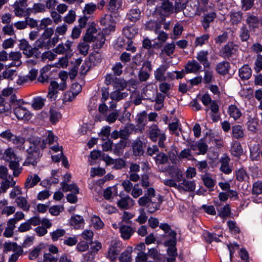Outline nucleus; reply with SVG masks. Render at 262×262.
Instances as JSON below:
<instances>
[{
    "label": "nucleus",
    "instance_id": "20",
    "mask_svg": "<svg viewBox=\"0 0 262 262\" xmlns=\"http://www.w3.org/2000/svg\"><path fill=\"white\" fill-rule=\"evenodd\" d=\"M227 112L230 117L233 118L235 120L239 119L242 116L241 111L235 104L230 105Z\"/></svg>",
    "mask_w": 262,
    "mask_h": 262
},
{
    "label": "nucleus",
    "instance_id": "31",
    "mask_svg": "<svg viewBox=\"0 0 262 262\" xmlns=\"http://www.w3.org/2000/svg\"><path fill=\"white\" fill-rule=\"evenodd\" d=\"M89 61L91 64H93L94 66L97 65L101 62V55L98 53H91L89 55Z\"/></svg>",
    "mask_w": 262,
    "mask_h": 262
},
{
    "label": "nucleus",
    "instance_id": "26",
    "mask_svg": "<svg viewBox=\"0 0 262 262\" xmlns=\"http://www.w3.org/2000/svg\"><path fill=\"white\" fill-rule=\"evenodd\" d=\"M159 227L161 229L163 230L164 232V234L162 235V237L164 238L169 237V238H172V236L170 235L171 232L175 233V237H177V232L176 231L171 229L170 225L167 223H161L159 226Z\"/></svg>",
    "mask_w": 262,
    "mask_h": 262
},
{
    "label": "nucleus",
    "instance_id": "27",
    "mask_svg": "<svg viewBox=\"0 0 262 262\" xmlns=\"http://www.w3.org/2000/svg\"><path fill=\"white\" fill-rule=\"evenodd\" d=\"M232 155L235 157H240L243 154V149L241 143L235 141L232 145L231 148Z\"/></svg>",
    "mask_w": 262,
    "mask_h": 262
},
{
    "label": "nucleus",
    "instance_id": "10",
    "mask_svg": "<svg viewBox=\"0 0 262 262\" xmlns=\"http://www.w3.org/2000/svg\"><path fill=\"white\" fill-rule=\"evenodd\" d=\"M163 133H161V130L157 124H152L149 127L148 136L151 141L156 142L158 138H160Z\"/></svg>",
    "mask_w": 262,
    "mask_h": 262
},
{
    "label": "nucleus",
    "instance_id": "39",
    "mask_svg": "<svg viewBox=\"0 0 262 262\" xmlns=\"http://www.w3.org/2000/svg\"><path fill=\"white\" fill-rule=\"evenodd\" d=\"M262 193V182L257 181L253 184L252 194L257 196Z\"/></svg>",
    "mask_w": 262,
    "mask_h": 262
},
{
    "label": "nucleus",
    "instance_id": "17",
    "mask_svg": "<svg viewBox=\"0 0 262 262\" xmlns=\"http://www.w3.org/2000/svg\"><path fill=\"white\" fill-rule=\"evenodd\" d=\"M210 104V109L213 113L211 115V119L214 122H217L220 117V115L216 116V114L219 112V106L216 100H213Z\"/></svg>",
    "mask_w": 262,
    "mask_h": 262
},
{
    "label": "nucleus",
    "instance_id": "63",
    "mask_svg": "<svg viewBox=\"0 0 262 262\" xmlns=\"http://www.w3.org/2000/svg\"><path fill=\"white\" fill-rule=\"evenodd\" d=\"M125 161L122 158L115 160L114 167L115 169H121L125 166Z\"/></svg>",
    "mask_w": 262,
    "mask_h": 262
},
{
    "label": "nucleus",
    "instance_id": "14",
    "mask_svg": "<svg viewBox=\"0 0 262 262\" xmlns=\"http://www.w3.org/2000/svg\"><path fill=\"white\" fill-rule=\"evenodd\" d=\"M238 75L242 80H248L252 75V70L248 64H245L238 70Z\"/></svg>",
    "mask_w": 262,
    "mask_h": 262
},
{
    "label": "nucleus",
    "instance_id": "40",
    "mask_svg": "<svg viewBox=\"0 0 262 262\" xmlns=\"http://www.w3.org/2000/svg\"><path fill=\"white\" fill-rule=\"evenodd\" d=\"M202 181L204 185L207 187L210 191L213 190V187L215 185V181L210 177H204Z\"/></svg>",
    "mask_w": 262,
    "mask_h": 262
},
{
    "label": "nucleus",
    "instance_id": "13",
    "mask_svg": "<svg viewBox=\"0 0 262 262\" xmlns=\"http://www.w3.org/2000/svg\"><path fill=\"white\" fill-rule=\"evenodd\" d=\"M208 52L207 51L201 50L197 53L196 57L198 60L202 63L204 68H208L210 63L208 60Z\"/></svg>",
    "mask_w": 262,
    "mask_h": 262
},
{
    "label": "nucleus",
    "instance_id": "29",
    "mask_svg": "<svg viewBox=\"0 0 262 262\" xmlns=\"http://www.w3.org/2000/svg\"><path fill=\"white\" fill-rule=\"evenodd\" d=\"M50 121L53 124H55L58 122L62 117V115L58 111L50 109Z\"/></svg>",
    "mask_w": 262,
    "mask_h": 262
},
{
    "label": "nucleus",
    "instance_id": "33",
    "mask_svg": "<svg viewBox=\"0 0 262 262\" xmlns=\"http://www.w3.org/2000/svg\"><path fill=\"white\" fill-rule=\"evenodd\" d=\"M163 201V198L162 196H160L159 201L160 203H156L152 202H150L148 205L146 206L147 208V211L149 213H154L156 211L159 210L160 207V203Z\"/></svg>",
    "mask_w": 262,
    "mask_h": 262
},
{
    "label": "nucleus",
    "instance_id": "56",
    "mask_svg": "<svg viewBox=\"0 0 262 262\" xmlns=\"http://www.w3.org/2000/svg\"><path fill=\"white\" fill-rule=\"evenodd\" d=\"M209 38V35L207 34H203L200 37H197L195 40V46H202L205 41H207Z\"/></svg>",
    "mask_w": 262,
    "mask_h": 262
},
{
    "label": "nucleus",
    "instance_id": "58",
    "mask_svg": "<svg viewBox=\"0 0 262 262\" xmlns=\"http://www.w3.org/2000/svg\"><path fill=\"white\" fill-rule=\"evenodd\" d=\"M131 114L127 111L126 107L124 108L123 113L121 116L118 117V120L122 123H125L127 120H130Z\"/></svg>",
    "mask_w": 262,
    "mask_h": 262
},
{
    "label": "nucleus",
    "instance_id": "46",
    "mask_svg": "<svg viewBox=\"0 0 262 262\" xmlns=\"http://www.w3.org/2000/svg\"><path fill=\"white\" fill-rule=\"evenodd\" d=\"M4 247L5 252L11 251H13L14 252H15L18 250L19 246L17 245L16 243L15 242H6L4 245Z\"/></svg>",
    "mask_w": 262,
    "mask_h": 262
},
{
    "label": "nucleus",
    "instance_id": "44",
    "mask_svg": "<svg viewBox=\"0 0 262 262\" xmlns=\"http://www.w3.org/2000/svg\"><path fill=\"white\" fill-rule=\"evenodd\" d=\"M71 56H69L67 54L64 56L60 58H59L58 62L57 63H56L54 64L52 67H57L58 64L60 66V67L62 68H66L68 65V62H69V58Z\"/></svg>",
    "mask_w": 262,
    "mask_h": 262
},
{
    "label": "nucleus",
    "instance_id": "57",
    "mask_svg": "<svg viewBox=\"0 0 262 262\" xmlns=\"http://www.w3.org/2000/svg\"><path fill=\"white\" fill-rule=\"evenodd\" d=\"M41 60L45 61L48 59L50 61L54 60L56 57V55L53 53L51 51H48L43 52L41 55Z\"/></svg>",
    "mask_w": 262,
    "mask_h": 262
},
{
    "label": "nucleus",
    "instance_id": "60",
    "mask_svg": "<svg viewBox=\"0 0 262 262\" xmlns=\"http://www.w3.org/2000/svg\"><path fill=\"white\" fill-rule=\"evenodd\" d=\"M227 224L230 231H233L235 233H239L241 232L235 221L230 220L227 222Z\"/></svg>",
    "mask_w": 262,
    "mask_h": 262
},
{
    "label": "nucleus",
    "instance_id": "15",
    "mask_svg": "<svg viewBox=\"0 0 262 262\" xmlns=\"http://www.w3.org/2000/svg\"><path fill=\"white\" fill-rule=\"evenodd\" d=\"M201 66L195 60L189 61L185 66L186 73L196 72L201 70Z\"/></svg>",
    "mask_w": 262,
    "mask_h": 262
},
{
    "label": "nucleus",
    "instance_id": "53",
    "mask_svg": "<svg viewBox=\"0 0 262 262\" xmlns=\"http://www.w3.org/2000/svg\"><path fill=\"white\" fill-rule=\"evenodd\" d=\"M75 12L71 10L69 11L68 14L64 17V21L69 24H71L75 21Z\"/></svg>",
    "mask_w": 262,
    "mask_h": 262
},
{
    "label": "nucleus",
    "instance_id": "7",
    "mask_svg": "<svg viewBox=\"0 0 262 262\" xmlns=\"http://www.w3.org/2000/svg\"><path fill=\"white\" fill-rule=\"evenodd\" d=\"M230 68L231 66L228 61H223L216 64L215 71L219 75L225 76L229 73Z\"/></svg>",
    "mask_w": 262,
    "mask_h": 262
},
{
    "label": "nucleus",
    "instance_id": "61",
    "mask_svg": "<svg viewBox=\"0 0 262 262\" xmlns=\"http://www.w3.org/2000/svg\"><path fill=\"white\" fill-rule=\"evenodd\" d=\"M201 208L204 210L205 212L209 215H215L216 214V211L213 205H203Z\"/></svg>",
    "mask_w": 262,
    "mask_h": 262
},
{
    "label": "nucleus",
    "instance_id": "47",
    "mask_svg": "<svg viewBox=\"0 0 262 262\" xmlns=\"http://www.w3.org/2000/svg\"><path fill=\"white\" fill-rule=\"evenodd\" d=\"M198 148L199 152L197 155H205L208 150V145L205 143L202 139L198 141Z\"/></svg>",
    "mask_w": 262,
    "mask_h": 262
},
{
    "label": "nucleus",
    "instance_id": "38",
    "mask_svg": "<svg viewBox=\"0 0 262 262\" xmlns=\"http://www.w3.org/2000/svg\"><path fill=\"white\" fill-rule=\"evenodd\" d=\"M189 0H176L175 10L177 12L184 10L187 6Z\"/></svg>",
    "mask_w": 262,
    "mask_h": 262
},
{
    "label": "nucleus",
    "instance_id": "11",
    "mask_svg": "<svg viewBox=\"0 0 262 262\" xmlns=\"http://www.w3.org/2000/svg\"><path fill=\"white\" fill-rule=\"evenodd\" d=\"M70 224L73 226L75 229H78L83 227L84 219L83 217L79 215H74L71 217Z\"/></svg>",
    "mask_w": 262,
    "mask_h": 262
},
{
    "label": "nucleus",
    "instance_id": "12",
    "mask_svg": "<svg viewBox=\"0 0 262 262\" xmlns=\"http://www.w3.org/2000/svg\"><path fill=\"white\" fill-rule=\"evenodd\" d=\"M119 231L121 233V237L124 240H127L134 232L133 228L130 226L122 225L119 228Z\"/></svg>",
    "mask_w": 262,
    "mask_h": 262
},
{
    "label": "nucleus",
    "instance_id": "45",
    "mask_svg": "<svg viewBox=\"0 0 262 262\" xmlns=\"http://www.w3.org/2000/svg\"><path fill=\"white\" fill-rule=\"evenodd\" d=\"M239 37L242 41H247L250 37V33L247 28L243 26L241 28Z\"/></svg>",
    "mask_w": 262,
    "mask_h": 262
},
{
    "label": "nucleus",
    "instance_id": "23",
    "mask_svg": "<svg viewBox=\"0 0 262 262\" xmlns=\"http://www.w3.org/2000/svg\"><path fill=\"white\" fill-rule=\"evenodd\" d=\"M243 13L241 11H231L230 13V21L233 25H236L241 23Z\"/></svg>",
    "mask_w": 262,
    "mask_h": 262
},
{
    "label": "nucleus",
    "instance_id": "8",
    "mask_svg": "<svg viewBox=\"0 0 262 262\" xmlns=\"http://www.w3.org/2000/svg\"><path fill=\"white\" fill-rule=\"evenodd\" d=\"M173 10V5L171 2L168 0H164L161 6H157L156 8V12L160 15H163L164 13H168Z\"/></svg>",
    "mask_w": 262,
    "mask_h": 262
},
{
    "label": "nucleus",
    "instance_id": "19",
    "mask_svg": "<svg viewBox=\"0 0 262 262\" xmlns=\"http://www.w3.org/2000/svg\"><path fill=\"white\" fill-rule=\"evenodd\" d=\"M40 181V179L37 174H34L33 177L32 175H29L27 177L25 186L26 188H32L36 185Z\"/></svg>",
    "mask_w": 262,
    "mask_h": 262
},
{
    "label": "nucleus",
    "instance_id": "18",
    "mask_svg": "<svg viewBox=\"0 0 262 262\" xmlns=\"http://www.w3.org/2000/svg\"><path fill=\"white\" fill-rule=\"evenodd\" d=\"M167 66L166 65H161L155 72V77L158 81H161L166 80L164 73L167 69Z\"/></svg>",
    "mask_w": 262,
    "mask_h": 262
},
{
    "label": "nucleus",
    "instance_id": "37",
    "mask_svg": "<svg viewBox=\"0 0 262 262\" xmlns=\"http://www.w3.org/2000/svg\"><path fill=\"white\" fill-rule=\"evenodd\" d=\"M246 22L250 28L254 29L258 27L259 20L257 17L254 15H250L248 16Z\"/></svg>",
    "mask_w": 262,
    "mask_h": 262
},
{
    "label": "nucleus",
    "instance_id": "52",
    "mask_svg": "<svg viewBox=\"0 0 262 262\" xmlns=\"http://www.w3.org/2000/svg\"><path fill=\"white\" fill-rule=\"evenodd\" d=\"M105 173V170L101 167L92 168L91 169V176L94 177L96 176L101 177Z\"/></svg>",
    "mask_w": 262,
    "mask_h": 262
},
{
    "label": "nucleus",
    "instance_id": "3",
    "mask_svg": "<svg viewBox=\"0 0 262 262\" xmlns=\"http://www.w3.org/2000/svg\"><path fill=\"white\" fill-rule=\"evenodd\" d=\"M13 113L18 120L28 121L31 118L30 112L19 105L13 108Z\"/></svg>",
    "mask_w": 262,
    "mask_h": 262
},
{
    "label": "nucleus",
    "instance_id": "25",
    "mask_svg": "<svg viewBox=\"0 0 262 262\" xmlns=\"http://www.w3.org/2000/svg\"><path fill=\"white\" fill-rule=\"evenodd\" d=\"M127 146V142L124 140H120L119 142L114 145L113 148L114 154L118 156L122 154L123 150Z\"/></svg>",
    "mask_w": 262,
    "mask_h": 262
},
{
    "label": "nucleus",
    "instance_id": "55",
    "mask_svg": "<svg viewBox=\"0 0 262 262\" xmlns=\"http://www.w3.org/2000/svg\"><path fill=\"white\" fill-rule=\"evenodd\" d=\"M42 244L35 247L29 254V258L31 260L36 258L39 255L41 249L43 248Z\"/></svg>",
    "mask_w": 262,
    "mask_h": 262
},
{
    "label": "nucleus",
    "instance_id": "1",
    "mask_svg": "<svg viewBox=\"0 0 262 262\" xmlns=\"http://www.w3.org/2000/svg\"><path fill=\"white\" fill-rule=\"evenodd\" d=\"M28 156L26 161L23 163V166H35L37 164V159L39 158V150L36 145H30L27 150Z\"/></svg>",
    "mask_w": 262,
    "mask_h": 262
},
{
    "label": "nucleus",
    "instance_id": "54",
    "mask_svg": "<svg viewBox=\"0 0 262 262\" xmlns=\"http://www.w3.org/2000/svg\"><path fill=\"white\" fill-rule=\"evenodd\" d=\"M78 49L81 54L86 56L88 53L89 45L85 42H80L78 45Z\"/></svg>",
    "mask_w": 262,
    "mask_h": 262
},
{
    "label": "nucleus",
    "instance_id": "24",
    "mask_svg": "<svg viewBox=\"0 0 262 262\" xmlns=\"http://www.w3.org/2000/svg\"><path fill=\"white\" fill-rule=\"evenodd\" d=\"M243 127L240 125H235L232 127V136L233 138L240 139L244 137Z\"/></svg>",
    "mask_w": 262,
    "mask_h": 262
},
{
    "label": "nucleus",
    "instance_id": "16",
    "mask_svg": "<svg viewBox=\"0 0 262 262\" xmlns=\"http://www.w3.org/2000/svg\"><path fill=\"white\" fill-rule=\"evenodd\" d=\"M179 189L184 190L185 191H193L195 188V183L194 181H190L186 179H183L182 183L178 185Z\"/></svg>",
    "mask_w": 262,
    "mask_h": 262
},
{
    "label": "nucleus",
    "instance_id": "49",
    "mask_svg": "<svg viewBox=\"0 0 262 262\" xmlns=\"http://www.w3.org/2000/svg\"><path fill=\"white\" fill-rule=\"evenodd\" d=\"M47 144V140H46L45 139L42 140H41L40 138L36 139V140H33L32 142H30V145H36L39 150V148H40L42 149H44L46 147Z\"/></svg>",
    "mask_w": 262,
    "mask_h": 262
},
{
    "label": "nucleus",
    "instance_id": "43",
    "mask_svg": "<svg viewBox=\"0 0 262 262\" xmlns=\"http://www.w3.org/2000/svg\"><path fill=\"white\" fill-rule=\"evenodd\" d=\"M129 200L132 202H134V200L128 195L122 198L118 202V206L121 209H128V202Z\"/></svg>",
    "mask_w": 262,
    "mask_h": 262
},
{
    "label": "nucleus",
    "instance_id": "6",
    "mask_svg": "<svg viewBox=\"0 0 262 262\" xmlns=\"http://www.w3.org/2000/svg\"><path fill=\"white\" fill-rule=\"evenodd\" d=\"M133 149V155L135 157H140L143 155L144 150L143 149V142L138 138L134 140L132 144Z\"/></svg>",
    "mask_w": 262,
    "mask_h": 262
},
{
    "label": "nucleus",
    "instance_id": "30",
    "mask_svg": "<svg viewBox=\"0 0 262 262\" xmlns=\"http://www.w3.org/2000/svg\"><path fill=\"white\" fill-rule=\"evenodd\" d=\"M176 48V45L173 42L168 43L165 45L161 51L162 53H165L167 56H170L174 52Z\"/></svg>",
    "mask_w": 262,
    "mask_h": 262
},
{
    "label": "nucleus",
    "instance_id": "50",
    "mask_svg": "<svg viewBox=\"0 0 262 262\" xmlns=\"http://www.w3.org/2000/svg\"><path fill=\"white\" fill-rule=\"evenodd\" d=\"M66 231L63 229H58L55 231L51 232V236L53 241H57L58 238L65 234Z\"/></svg>",
    "mask_w": 262,
    "mask_h": 262
},
{
    "label": "nucleus",
    "instance_id": "59",
    "mask_svg": "<svg viewBox=\"0 0 262 262\" xmlns=\"http://www.w3.org/2000/svg\"><path fill=\"white\" fill-rule=\"evenodd\" d=\"M254 70L257 73L262 70V55L261 54H258L257 56V58L255 62Z\"/></svg>",
    "mask_w": 262,
    "mask_h": 262
},
{
    "label": "nucleus",
    "instance_id": "5",
    "mask_svg": "<svg viewBox=\"0 0 262 262\" xmlns=\"http://www.w3.org/2000/svg\"><path fill=\"white\" fill-rule=\"evenodd\" d=\"M216 17V13L214 11L208 13H204L201 23L203 28L207 30L210 27V24L213 22Z\"/></svg>",
    "mask_w": 262,
    "mask_h": 262
},
{
    "label": "nucleus",
    "instance_id": "28",
    "mask_svg": "<svg viewBox=\"0 0 262 262\" xmlns=\"http://www.w3.org/2000/svg\"><path fill=\"white\" fill-rule=\"evenodd\" d=\"M233 47L232 45H229L228 43L225 45L223 47L221 51L220 56L224 58H229L233 55Z\"/></svg>",
    "mask_w": 262,
    "mask_h": 262
},
{
    "label": "nucleus",
    "instance_id": "21",
    "mask_svg": "<svg viewBox=\"0 0 262 262\" xmlns=\"http://www.w3.org/2000/svg\"><path fill=\"white\" fill-rule=\"evenodd\" d=\"M132 252V247L130 246L127 247L126 249L120 255L119 257L120 262H130L132 260L131 254Z\"/></svg>",
    "mask_w": 262,
    "mask_h": 262
},
{
    "label": "nucleus",
    "instance_id": "32",
    "mask_svg": "<svg viewBox=\"0 0 262 262\" xmlns=\"http://www.w3.org/2000/svg\"><path fill=\"white\" fill-rule=\"evenodd\" d=\"M229 159L227 158L222 159L221 160V166L220 170L224 173L228 174L232 172V169L229 166Z\"/></svg>",
    "mask_w": 262,
    "mask_h": 262
},
{
    "label": "nucleus",
    "instance_id": "41",
    "mask_svg": "<svg viewBox=\"0 0 262 262\" xmlns=\"http://www.w3.org/2000/svg\"><path fill=\"white\" fill-rule=\"evenodd\" d=\"M246 178L249 179V176L245 169L242 168L236 171V179L238 181H244Z\"/></svg>",
    "mask_w": 262,
    "mask_h": 262
},
{
    "label": "nucleus",
    "instance_id": "64",
    "mask_svg": "<svg viewBox=\"0 0 262 262\" xmlns=\"http://www.w3.org/2000/svg\"><path fill=\"white\" fill-rule=\"evenodd\" d=\"M23 252V250L21 247H19L18 250L16 251V253L11 254L10 256L8 261L9 262H16L19 255H21Z\"/></svg>",
    "mask_w": 262,
    "mask_h": 262
},
{
    "label": "nucleus",
    "instance_id": "51",
    "mask_svg": "<svg viewBox=\"0 0 262 262\" xmlns=\"http://www.w3.org/2000/svg\"><path fill=\"white\" fill-rule=\"evenodd\" d=\"M168 161L167 156L164 152H160L155 157V161L157 164H163Z\"/></svg>",
    "mask_w": 262,
    "mask_h": 262
},
{
    "label": "nucleus",
    "instance_id": "22",
    "mask_svg": "<svg viewBox=\"0 0 262 262\" xmlns=\"http://www.w3.org/2000/svg\"><path fill=\"white\" fill-rule=\"evenodd\" d=\"M134 24L131 26H126L123 29V33L124 36L129 39H132L138 34V29L134 27Z\"/></svg>",
    "mask_w": 262,
    "mask_h": 262
},
{
    "label": "nucleus",
    "instance_id": "4",
    "mask_svg": "<svg viewBox=\"0 0 262 262\" xmlns=\"http://www.w3.org/2000/svg\"><path fill=\"white\" fill-rule=\"evenodd\" d=\"M141 14V12L140 9L136 6H133L127 13L126 18L133 24H135L140 20Z\"/></svg>",
    "mask_w": 262,
    "mask_h": 262
},
{
    "label": "nucleus",
    "instance_id": "2",
    "mask_svg": "<svg viewBox=\"0 0 262 262\" xmlns=\"http://www.w3.org/2000/svg\"><path fill=\"white\" fill-rule=\"evenodd\" d=\"M170 235L172 236V238L166 239L163 245L165 247H167L166 252L169 256L177 257L178 256L177 237H175V233L173 232H171Z\"/></svg>",
    "mask_w": 262,
    "mask_h": 262
},
{
    "label": "nucleus",
    "instance_id": "48",
    "mask_svg": "<svg viewBox=\"0 0 262 262\" xmlns=\"http://www.w3.org/2000/svg\"><path fill=\"white\" fill-rule=\"evenodd\" d=\"M44 105V99L40 97H37L33 99L32 103L33 107L36 110H40L42 108Z\"/></svg>",
    "mask_w": 262,
    "mask_h": 262
},
{
    "label": "nucleus",
    "instance_id": "42",
    "mask_svg": "<svg viewBox=\"0 0 262 262\" xmlns=\"http://www.w3.org/2000/svg\"><path fill=\"white\" fill-rule=\"evenodd\" d=\"M170 175L177 182H179L183 180L182 172L179 168H173L170 172Z\"/></svg>",
    "mask_w": 262,
    "mask_h": 262
},
{
    "label": "nucleus",
    "instance_id": "9",
    "mask_svg": "<svg viewBox=\"0 0 262 262\" xmlns=\"http://www.w3.org/2000/svg\"><path fill=\"white\" fill-rule=\"evenodd\" d=\"M217 215L222 219L225 220L228 217L231 216V209L229 204H226L223 207L217 208Z\"/></svg>",
    "mask_w": 262,
    "mask_h": 262
},
{
    "label": "nucleus",
    "instance_id": "34",
    "mask_svg": "<svg viewBox=\"0 0 262 262\" xmlns=\"http://www.w3.org/2000/svg\"><path fill=\"white\" fill-rule=\"evenodd\" d=\"M16 203L18 207L21 208L24 211H28L30 208V205L28 204L27 200L22 196H18L16 199Z\"/></svg>",
    "mask_w": 262,
    "mask_h": 262
},
{
    "label": "nucleus",
    "instance_id": "36",
    "mask_svg": "<svg viewBox=\"0 0 262 262\" xmlns=\"http://www.w3.org/2000/svg\"><path fill=\"white\" fill-rule=\"evenodd\" d=\"M219 237H223V235L222 234L218 235L217 237L216 233L208 232L207 235L205 237V238L207 243L211 244L213 241L216 243L220 242L221 240L219 238Z\"/></svg>",
    "mask_w": 262,
    "mask_h": 262
},
{
    "label": "nucleus",
    "instance_id": "62",
    "mask_svg": "<svg viewBox=\"0 0 262 262\" xmlns=\"http://www.w3.org/2000/svg\"><path fill=\"white\" fill-rule=\"evenodd\" d=\"M60 209L63 210V207L62 206H58V205H54L51 206L49 208V212L52 215H58L59 214L60 212L61 211Z\"/></svg>",
    "mask_w": 262,
    "mask_h": 262
},
{
    "label": "nucleus",
    "instance_id": "35",
    "mask_svg": "<svg viewBox=\"0 0 262 262\" xmlns=\"http://www.w3.org/2000/svg\"><path fill=\"white\" fill-rule=\"evenodd\" d=\"M128 96L126 92H121L119 91H115L111 94V98L112 100L120 101Z\"/></svg>",
    "mask_w": 262,
    "mask_h": 262
}]
</instances>
